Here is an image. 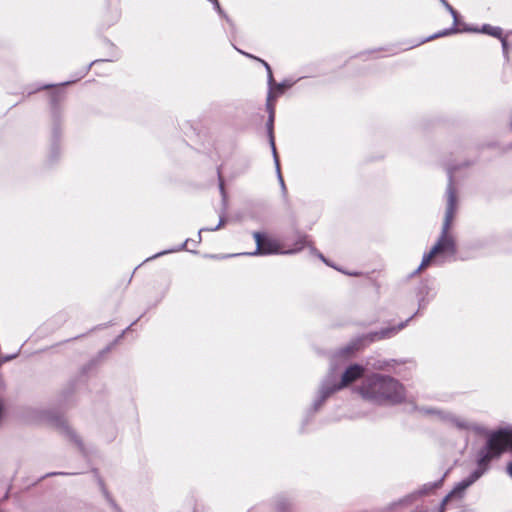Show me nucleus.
I'll list each match as a JSON object with an SVG mask.
<instances>
[{"label": "nucleus", "instance_id": "f257e3e1", "mask_svg": "<svg viewBox=\"0 0 512 512\" xmlns=\"http://www.w3.org/2000/svg\"><path fill=\"white\" fill-rule=\"evenodd\" d=\"M508 447L512 449V430L504 429L490 434L486 446L478 453L477 456L479 469L474 472L469 479L461 482L455 490L446 497L445 501L456 493L465 490L469 485L477 480L483 474L487 464L492 459L499 457Z\"/></svg>", "mask_w": 512, "mask_h": 512}, {"label": "nucleus", "instance_id": "f03ea898", "mask_svg": "<svg viewBox=\"0 0 512 512\" xmlns=\"http://www.w3.org/2000/svg\"><path fill=\"white\" fill-rule=\"evenodd\" d=\"M359 392L363 398L377 403L399 402L403 398V387L390 378H370L363 383Z\"/></svg>", "mask_w": 512, "mask_h": 512}, {"label": "nucleus", "instance_id": "7ed1b4c3", "mask_svg": "<svg viewBox=\"0 0 512 512\" xmlns=\"http://www.w3.org/2000/svg\"><path fill=\"white\" fill-rule=\"evenodd\" d=\"M456 198L452 188L448 189V209L445 216V221L442 229L441 237L438 242L433 246L431 251L424 255L418 270H423L430 264L431 260L438 255H453L455 253L454 241L448 234L451 226L454 211H455Z\"/></svg>", "mask_w": 512, "mask_h": 512}, {"label": "nucleus", "instance_id": "20e7f679", "mask_svg": "<svg viewBox=\"0 0 512 512\" xmlns=\"http://www.w3.org/2000/svg\"><path fill=\"white\" fill-rule=\"evenodd\" d=\"M254 238L257 244V250L253 255L289 254L300 251L304 247V240L298 242L295 248L284 250L277 239L263 236L258 232L254 233Z\"/></svg>", "mask_w": 512, "mask_h": 512}, {"label": "nucleus", "instance_id": "39448f33", "mask_svg": "<svg viewBox=\"0 0 512 512\" xmlns=\"http://www.w3.org/2000/svg\"><path fill=\"white\" fill-rule=\"evenodd\" d=\"M364 369L359 365L350 366L343 374L341 384L334 390L341 389L362 376Z\"/></svg>", "mask_w": 512, "mask_h": 512}, {"label": "nucleus", "instance_id": "423d86ee", "mask_svg": "<svg viewBox=\"0 0 512 512\" xmlns=\"http://www.w3.org/2000/svg\"><path fill=\"white\" fill-rule=\"evenodd\" d=\"M481 32L487 33V34L497 37V38H500L502 41L503 49L506 50L507 41H506V39L502 38V31L499 27H492L489 25H484L481 29Z\"/></svg>", "mask_w": 512, "mask_h": 512}, {"label": "nucleus", "instance_id": "0eeeda50", "mask_svg": "<svg viewBox=\"0 0 512 512\" xmlns=\"http://www.w3.org/2000/svg\"><path fill=\"white\" fill-rule=\"evenodd\" d=\"M282 92H283V87L281 85H278L275 88H271V90L269 92L267 106L270 109V122L271 123L273 121V115H274V111H273L272 104H271V99L276 97L277 94L282 93Z\"/></svg>", "mask_w": 512, "mask_h": 512}, {"label": "nucleus", "instance_id": "6e6552de", "mask_svg": "<svg viewBox=\"0 0 512 512\" xmlns=\"http://www.w3.org/2000/svg\"><path fill=\"white\" fill-rule=\"evenodd\" d=\"M444 6L445 8L450 12V14L452 15L453 19H454V26L456 25V22H457V12L452 8L451 5H449L447 3L446 0H439Z\"/></svg>", "mask_w": 512, "mask_h": 512}, {"label": "nucleus", "instance_id": "1a4fd4ad", "mask_svg": "<svg viewBox=\"0 0 512 512\" xmlns=\"http://www.w3.org/2000/svg\"><path fill=\"white\" fill-rule=\"evenodd\" d=\"M456 425L460 428H466V429H472V430H479L480 428L474 424H469L467 422H456Z\"/></svg>", "mask_w": 512, "mask_h": 512}, {"label": "nucleus", "instance_id": "9d476101", "mask_svg": "<svg viewBox=\"0 0 512 512\" xmlns=\"http://www.w3.org/2000/svg\"><path fill=\"white\" fill-rule=\"evenodd\" d=\"M261 63L265 66L267 72H268V80H269V83L271 84L272 81H273V76H272V71H271V68L270 66L268 65L267 62H265L264 60H260Z\"/></svg>", "mask_w": 512, "mask_h": 512}, {"label": "nucleus", "instance_id": "9b49d317", "mask_svg": "<svg viewBox=\"0 0 512 512\" xmlns=\"http://www.w3.org/2000/svg\"><path fill=\"white\" fill-rule=\"evenodd\" d=\"M453 32H456V28L446 29L443 32H440V33L436 34L435 37L446 36V35H449V34H451ZM432 38H434V36Z\"/></svg>", "mask_w": 512, "mask_h": 512}, {"label": "nucleus", "instance_id": "f8f14e48", "mask_svg": "<svg viewBox=\"0 0 512 512\" xmlns=\"http://www.w3.org/2000/svg\"><path fill=\"white\" fill-rule=\"evenodd\" d=\"M270 142H271V145H272L275 161H276V164H277V170L279 171V164H278V160H277V157H276V149H275L274 139H273L272 135H271Z\"/></svg>", "mask_w": 512, "mask_h": 512}, {"label": "nucleus", "instance_id": "ddd939ff", "mask_svg": "<svg viewBox=\"0 0 512 512\" xmlns=\"http://www.w3.org/2000/svg\"><path fill=\"white\" fill-rule=\"evenodd\" d=\"M507 470H508L509 474H510V475H511V477H512V463H510V464L508 465Z\"/></svg>", "mask_w": 512, "mask_h": 512}, {"label": "nucleus", "instance_id": "4468645a", "mask_svg": "<svg viewBox=\"0 0 512 512\" xmlns=\"http://www.w3.org/2000/svg\"><path fill=\"white\" fill-rule=\"evenodd\" d=\"M279 179H280V181H281V184H282V185H284V184H283V178L281 177V175H280V174H279Z\"/></svg>", "mask_w": 512, "mask_h": 512}]
</instances>
